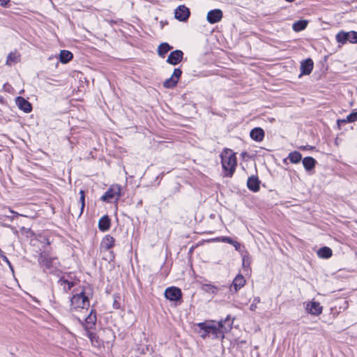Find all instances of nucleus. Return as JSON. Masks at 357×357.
<instances>
[{"mask_svg": "<svg viewBox=\"0 0 357 357\" xmlns=\"http://www.w3.org/2000/svg\"><path fill=\"white\" fill-rule=\"evenodd\" d=\"M202 289L207 293L215 294L218 292V288L211 284H203Z\"/></svg>", "mask_w": 357, "mask_h": 357, "instance_id": "32", "label": "nucleus"}, {"mask_svg": "<svg viewBox=\"0 0 357 357\" xmlns=\"http://www.w3.org/2000/svg\"><path fill=\"white\" fill-rule=\"evenodd\" d=\"M260 303V298L255 297L250 306V309L252 311H255L257 308V304Z\"/></svg>", "mask_w": 357, "mask_h": 357, "instance_id": "34", "label": "nucleus"}, {"mask_svg": "<svg viewBox=\"0 0 357 357\" xmlns=\"http://www.w3.org/2000/svg\"><path fill=\"white\" fill-rule=\"evenodd\" d=\"M351 36V43H357V32H344L340 31L336 35V40L339 43L344 44L347 42V37Z\"/></svg>", "mask_w": 357, "mask_h": 357, "instance_id": "11", "label": "nucleus"}, {"mask_svg": "<svg viewBox=\"0 0 357 357\" xmlns=\"http://www.w3.org/2000/svg\"><path fill=\"white\" fill-rule=\"evenodd\" d=\"M190 12L185 5L178 6L174 11V17L180 22H185L190 17Z\"/></svg>", "mask_w": 357, "mask_h": 357, "instance_id": "10", "label": "nucleus"}, {"mask_svg": "<svg viewBox=\"0 0 357 357\" xmlns=\"http://www.w3.org/2000/svg\"><path fill=\"white\" fill-rule=\"evenodd\" d=\"M183 57V52L181 50H176L169 54L167 62L171 65L176 66L182 61Z\"/></svg>", "mask_w": 357, "mask_h": 357, "instance_id": "14", "label": "nucleus"}, {"mask_svg": "<svg viewBox=\"0 0 357 357\" xmlns=\"http://www.w3.org/2000/svg\"><path fill=\"white\" fill-rule=\"evenodd\" d=\"M86 336L91 340V342L93 343L95 339H96V333L90 331V330L86 331Z\"/></svg>", "mask_w": 357, "mask_h": 357, "instance_id": "35", "label": "nucleus"}, {"mask_svg": "<svg viewBox=\"0 0 357 357\" xmlns=\"http://www.w3.org/2000/svg\"><path fill=\"white\" fill-rule=\"evenodd\" d=\"M181 75L182 70L180 68H175L172 76L163 82V86L167 89L174 87L178 83Z\"/></svg>", "mask_w": 357, "mask_h": 357, "instance_id": "9", "label": "nucleus"}, {"mask_svg": "<svg viewBox=\"0 0 357 357\" xmlns=\"http://www.w3.org/2000/svg\"><path fill=\"white\" fill-rule=\"evenodd\" d=\"M2 259V260L3 261H5L8 265V266L10 267V268L11 269L12 271H13V266L10 263V261H9V259H8V257L6 256V255H3L2 257H1Z\"/></svg>", "mask_w": 357, "mask_h": 357, "instance_id": "37", "label": "nucleus"}, {"mask_svg": "<svg viewBox=\"0 0 357 357\" xmlns=\"http://www.w3.org/2000/svg\"><path fill=\"white\" fill-rule=\"evenodd\" d=\"M301 150H311L313 149L311 146H303L299 148Z\"/></svg>", "mask_w": 357, "mask_h": 357, "instance_id": "39", "label": "nucleus"}, {"mask_svg": "<svg viewBox=\"0 0 357 357\" xmlns=\"http://www.w3.org/2000/svg\"><path fill=\"white\" fill-rule=\"evenodd\" d=\"M20 54L16 52H10L7 56L6 64L11 66L13 64L17 63L20 61Z\"/></svg>", "mask_w": 357, "mask_h": 357, "instance_id": "25", "label": "nucleus"}, {"mask_svg": "<svg viewBox=\"0 0 357 357\" xmlns=\"http://www.w3.org/2000/svg\"><path fill=\"white\" fill-rule=\"evenodd\" d=\"M220 157L225 176L231 177L237 165L235 153L231 150L227 149L221 153Z\"/></svg>", "mask_w": 357, "mask_h": 357, "instance_id": "2", "label": "nucleus"}, {"mask_svg": "<svg viewBox=\"0 0 357 357\" xmlns=\"http://www.w3.org/2000/svg\"><path fill=\"white\" fill-rule=\"evenodd\" d=\"M314 63L311 59H307L301 62V75H310L313 70Z\"/></svg>", "mask_w": 357, "mask_h": 357, "instance_id": "17", "label": "nucleus"}, {"mask_svg": "<svg viewBox=\"0 0 357 357\" xmlns=\"http://www.w3.org/2000/svg\"><path fill=\"white\" fill-rule=\"evenodd\" d=\"M121 197V186L112 185L101 197V200L107 202H117Z\"/></svg>", "mask_w": 357, "mask_h": 357, "instance_id": "5", "label": "nucleus"}, {"mask_svg": "<svg viewBox=\"0 0 357 357\" xmlns=\"http://www.w3.org/2000/svg\"><path fill=\"white\" fill-rule=\"evenodd\" d=\"M222 18V12L220 9H214L210 10L207 13V21L210 24H215L220 22Z\"/></svg>", "mask_w": 357, "mask_h": 357, "instance_id": "15", "label": "nucleus"}, {"mask_svg": "<svg viewBox=\"0 0 357 357\" xmlns=\"http://www.w3.org/2000/svg\"><path fill=\"white\" fill-rule=\"evenodd\" d=\"M199 329H206V332L209 334L212 339L224 338L225 335L222 333V329L213 324L206 322H200L196 324Z\"/></svg>", "mask_w": 357, "mask_h": 357, "instance_id": "4", "label": "nucleus"}, {"mask_svg": "<svg viewBox=\"0 0 357 357\" xmlns=\"http://www.w3.org/2000/svg\"><path fill=\"white\" fill-rule=\"evenodd\" d=\"M10 212L15 214L16 215H19V214L16 212H14L13 211L10 210Z\"/></svg>", "mask_w": 357, "mask_h": 357, "instance_id": "42", "label": "nucleus"}, {"mask_svg": "<svg viewBox=\"0 0 357 357\" xmlns=\"http://www.w3.org/2000/svg\"><path fill=\"white\" fill-rule=\"evenodd\" d=\"M38 262L47 270L57 268L59 265V259L56 257H48L43 253L40 254L38 257Z\"/></svg>", "mask_w": 357, "mask_h": 357, "instance_id": "6", "label": "nucleus"}, {"mask_svg": "<svg viewBox=\"0 0 357 357\" xmlns=\"http://www.w3.org/2000/svg\"><path fill=\"white\" fill-rule=\"evenodd\" d=\"M260 181L257 176H252L248 178L247 181V186L249 190L252 192H258L259 190Z\"/></svg>", "mask_w": 357, "mask_h": 357, "instance_id": "21", "label": "nucleus"}, {"mask_svg": "<svg viewBox=\"0 0 357 357\" xmlns=\"http://www.w3.org/2000/svg\"><path fill=\"white\" fill-rule=\"evenodd\" d=\"M114 305L116 308L119 307V306H117V303H116V301L114 302Z\"/></svg>", "mask_w": 357, "mask_h": 357, "instance_id": "43", "label": "nucleus"}, {"mask_svg": "<svg viewBox=\"0 0 357 357\" xmlns=\"http://www.w3.org/2000/svg\"><path fill=\"white\" fill-rule=\"evenodd\" d=\"M288 158L289 159L290 162L291 163H298L301 159H302V155L298 152V151H293L291 152L289 155Z\"/></svg>", "mask_w": 357, "mask_h": 357, "instance_id": "31", "label": "nucleus"}, {"mask_svg": "<svg viewBox=\"0 0 357 357\" xmlns=\"http://www.w3.org/2000/svg\"><path fill=\"white\" fill-rule=\"evenodd\" d=\"M307 25L306 20H298L293 24L292 28L295 31H301L304 30Z\"/></svg>", "mask_w": 357, "mask_h": 357, "instance_id": "30", "label": "nucleus"}, {"mask_svg": "<svg viewBox=\"0 0 357 357\" xmlns=\"http://www.w3.org/2000/svg\"><path fill=\"white\" fill-rule=\"evenodd\" d=\"M80 197H79V203L77 202L71 206L72 209V215H77L78 218H79L82 214L83 213L84 206H85V195L84 190L79 191Z\"/></svg>", "mask_w": 357, "mask_h": 357, "instance_id": "7", "label": "nucleus"}, {"mask_svg": "<svg viewBox=\"0 0 357 357\" xmlns=\"http://www.w3.org/2000/svg\"><path fill=\"white\" fill-rule=\"evenodd\" d=\"M58 284L62 287L65 292H68L72 287L77 284V282L73 280L70 275L67 277L63 276L58 280Z\"/></svg>", "mask_w": 357, "mask_h": 357, "instance_id": "12", "label": "nucleus"}, {"mask_svg": "<svg viewBox=\"0 0 357 357\" xmlns=\"http://www.w3.org/2000/svg\"><path fill=\"white\" fill-rule=\"evenodd\" d=\"M222 241V242L227 243L229 244L234 245L236 250H238L240 248V243L236 241H234L232 238L229 237H223Z\"/></svg>", "mask_w": 357, "mask_h": 357, "instance_id": "33", "label": "nucleus"}, {"mask_svg": "<svg viewBox=\"0 0 357 357\" xmlns=\"http://www.w3.org/2000/svg\"><path fill=\"white\" fill-rule=\"evenodd\" d=\"M172 49V47L167 43H161L158 47V55L165 57V54Z\"/></svg>", "mask_w": 357, "mask_h": 357, "instance_id": "28", "label": "nucleus"}, {"mask_svg": "<svg viewBox=\"0 0 357 357\" xmlns=\"http://www.w3.org/2000/svg\"><path fill=\"white\" fill-rule=\"evenodd\" d=\"M96 313L94 310H91L90 314L85 318L84 322H82L80 319L79 321L83 325L86 331L91 330L93 328L96 322Z\"/></svg>", "mask_w": 357, "mask_h": 357, "instance_id": "13", "label": "nucleus"}, {"mask_svg": "<svg viewBox=\"0 0 357 357\" xmlns=\"http://www.w3.org/2000/svg\"><path fill=\"white\" fill-rule=\"evenodd\" d=\"M357 119V112H353L347 116L346 119H338L337 121V126L340 127L342 125L347 123L354 122Z\"/></svg>", "mask_w": 357, "mask_h": 357, "instance_id": "26", "label": "nucleus"}, {"mask_svg": "<svg viewBox=\"0 0 357 357\" xmlns=\"http://www.w3.org/2000/svg\"><path fill=\"white\" fill-rule=\"evenodd\" d=\"M332 250L330 248L326 246L321 248L317 251L318 257L322 259H328L332 256Z\"/></svg>", "mask_w": 357, "mask_h": 357, "instance_id": "27", "label": "nucleus"}, {"mask_svg": "<svg viewBox=\"0 0 357 357\" xmlns=\"http://www.w3.org/2000/svg\"><path fill=\"white\" fill-rule=\"evenodd\" d=\"M250 135L253 140L261 142L264 137V131L261 128H255L250 131Z\"/></svg>", "mask_w": 357, "mask_h": 357, "instance_id": "22", "label": "nucleus"}, {"mask_svg": "<svg viewBox=\"0 0 357 357\" xmlns=\"http://www.w3.org/2000/svg\"><path fill=\"white\" fill-rule=\"evenodd\" d=\"M206 331H207L206 329H199V331H198L200 337L203 339H206V337H210L208 332Z\"/></svg>", "mask_w": 357, "mask_h": 357, "instance_id": "36", "label": "nucleus"}, {"mask_svg": "<svg viewBox=\"0 0 357 357\" xmlns=\"http://www.w3.org/2000/svg\"><path fill=\"white\" fill-rule=\"evenodd\" d=\"M73 54L68 50H61L59 54L60 61L63 63L69 62L73 59Z\"/></svg>", "mask_w": 357, "mask_h": 357, "instance_id": "29", "label": "nucleus"}, {"mask_svg": "<svg viewBox=\"0 0 357 357\" xmlns=\"http://www.w3.org/2000/svg\"><path fill=\"white\" fill-rule=\"evenodd\" d=\"M306 310L308 313L313 315H319L322 312V306L317 301L309 302L306 305Z\"/></svg>", "mask_w": 357, "mask_h": 357, "instance_id": "16", "label": "nucleus"}, {"mask_svg": "<svg viewBox=\"0 0 357 357\" xmlns=\"http://www.w3.org/2000/svg\"><path fill=\"white\" fill-rule=\"evenodd\" d=\"M15 102L19 109L25 113H29L32 110V106L31 103L21 96L16 98Z\"/></svg>", "mask_w": 357, "mask_h": 357, "instance_id": "18", "label": "nucleus"}, {"mask_svg": "<svg viewBox=\"0 0 357 357\" xmlns=\"http://www.w3.org/2000/svg\"><path fill=\"white\" fill-rule=\"evenodd\" d=\"M245 284V280L241 274H238L234 279L232 284L230 287V291H232L234 289V292H237L241 288H242Z\"/></svg>", "mask_w": 357, "mask_h": 357, "instance_id": "19", "label": "nucleus"}, {"mask_svg": "<svg viewBox=\"0 0 357 357\" xmlns=\"http://www.w3.org/2000/svg\"><path fill=\"white\" fill-rule=\"evenodd\" d=\"M115 239L110 235H106L100 243V250L101 252H107L104 259L108 261L114 260V254L111 248L114 247Z\"/></svg>", "mask_w": 357, "mask_h": 357, "instance_id": "3", "label": "nucleus"}, {"mask_svg": "<svg viewBox=\"0 0 357 357\" xmlns=\"http://www.w3.org/2000/svg\"><path fill=\"white\" fill-rule=\"evenodd\" d=\"M165 297L171 301H181L182 298L181 290L176 287H168L165 291Z\"/></svg>", "mask_w": 357, "mask_h": 357, "instance_id": "8", "label": "nucleus"}, {"mask_svg": "<svg viewBox=\"0 0 357 357\" xmlns=\"http://www.w3.org/2000/svg\"><path fill=\"white\" fill-rule=\"evenodd\" d=\"M10 0H0V5L3 7H6Z\"/></svg>", "mask_w": 357, "mask_h": 357, "instance_id": "38", "label": "nucleus"}, {"mask_svg": "<svg viewBox=\"0 0 357 357\" xmlns=\"http://www.w3.org/2000/svg\"><path fill=\"white\" fill-rule=\"evenodd\" d=\"M110 227V219L107 215L102 217L98 222V228L102 231H107Z\"/></svg>", "mask_w": 357, "mask_h": 357, "instance_id": "23", "label": "nucleus"}, {"mask_svg": "<svg viewBox=\"0 0 357 357\" xmlns=\"http://www.w3.org/2000/svg\"><path fill=\"white\" fill-rule=\"evenodd\" d=\"M317 161L312 157H305L303 159V165L305 169L307 172L311 171L315 167Z\"/></svg>", "mask_w": 357, "mask_h": 357, "instance_id": "24", "label": "nucleus"}, {"mask_svg": "<svg viewBox=\"0 0 357 357\" xmlns=\"http://www.w3.org/2000/svg\"><path fill=\"white\" fill-rule=\"evenodd\" d=\"M351 36H348L347 37V41L351 43Z\"/></svg>", "mask_w": 357, "mask_h": 357, "instance_id": "41", "label": "nucleus"}, {"mask_svg": "<svg viewBox=\"0 0 357 357\" xmlns=\"http://www.w3.org/2000/svg\"><path fill=\"white\" fill-rule=\"evenodd\" d=\"M232 324L233 320H231L229 315H228L225 319H222L218 321V327L220 329H222L221 331L224 335L231 329Z\"/></svg>", "mask_w": 357, "mask_h": 357, "instance_id": "20", "label": "nucleus"}, {"mask_svg": "<svg viewBox=\"0 0 357 357\" xmlns=\"http://www.w3.org/2000/svg\"><path fill=\"white\" fill-rule=\"evenodd\" d=\"M91 295V289L83 287L80 292L74 294L70 298L71 310L87 309L89 307V296Z\"/></svg>", "mask_w": 357, "mask_h": 357, "instance_id": "1", "label": "nucleus"}, {"mask_svg": "<svg viewBox=\"0 0 357 357\" xmlns=\"http://www.w3.org/2000/svg\"><path fill=\"white\" fill-rule=\"evenodd\" d=\"M4 255L3 252L0 249V258L2 257Z\"/></svg>", "mask_w": 357, "mask_h": 357, "instance_id": "40", "label": "nucleus"}]
</instances>
